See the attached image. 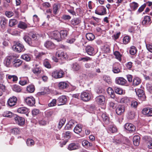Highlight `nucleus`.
<instances>
[{
    "label": "nucleus",
    "instance_id": "nucleus-40",
    "mask_svg": "<svg viewBox=\"0 0 152 152\" xmlns=\"http://www.w3.org/2000/svg\"><path fill=\"white\" fill-rule=\"evenodd\" d=\"M108 131L112 133L115 132H117V129L115 126L114 125H110L108 128Z\"/></svg>",
    "mask_w": 152,
    "mask_h": 152
},
{
    "label": "nucleus",
    "instance_id": "nucleus-51",
    "mask_svg": "<svg viewBox=\"0 0 152 152\" xmlns=\"http://www.w3.org/2000/svg\"><path fill=\"white\" fill-rule=\"evenodd\" d=\"M91 60V59L90 57L88 56H86L85 57H81L79 58V61H82L83 62H85L90 61Z\"/></svg>",
    "mask_w": 152,
    "mask_h": 152
},
{
    "label": "nucleus",
    "instance_id": "nucleus-37",
    "mask_svg": "<svg viewBox=\"0 0 152 152\" xmlns=\"http://www.w3.org/2000/svg\"><path fill=\"white\" fill-rule=\"evenodd\" d=\"M24 48V45L20 42H14L13 43V48Z\"/></svg>",
    "mask_w": 152,
    "mask_h": 152
},
{
    "label": "nucleus",
    "instance_id": "nucleus-53",
    "mask_svg": "<svg viewBox=\"0 0 152 152\" xmlns=\"http://www.w3.org/2000/svg\"><path fill=\"white\" fill-rule=\"evenodd\" d=\"M28 80L27 78H26L24 80H21L19 82V84L22 85L24 86L27 84L28 83Z\"/></svg>",
    "mask_w": 152,
    "mask_h": 152
},
{
    "label": "nucleus",
    "instance_id": "nucleus-15",
    "mask_svg": "<svg viewBox=\"0 0 152 152\" xmlns=\"http://www.w3.org/2000/svg\"><path fill=\"white\" fill-rule=\"evenodd\" d=\"M126 82V80L122 77H117L115 79V83L120 85H123Z\"/></svg>",
    "mask_w": 152,
    "mask_h": 152
},
{
    "label": "nucleus",
    "instance_id": "nucleus-4",
    "mask_svg": "<svg viewBox=\"0 0 152 152\" xmlns=\"http://www.w3.org/2000/svg\"><path fill=\"white\" fill-rule=\"evenodd\" d=\"M50 37L52 39H53L57 41H61V37L59 32L58 31H55L49 33Z\"/></svg>",
    "mask_w": 152,
    "mask_h": 152
},
{
    "label": "nucleus",
    "instance_id": "nucleus-52",
    "mask_svg": "<svg viewBox=\"0 0 152 152\" xmlns=\"http://www.w3.org/2000/svg\"><path fill=\"white\" fill-rule=\"evenodd\" d=\"M12 61H11L8 58L6 57L4 61V64L7 67H9Z\"/></svg>",
    "mask_w": 152,
    "mask_h": 152
},
{
    "label": "nucleus",
    "instance_id": "nucleus-34",
    "mask_svg": "<svg viewBox=\"0 0 152 152\" xmlns=\"http://www.w3.org/2000/svg\"><path fill=\"white\" fill-rule=\"evenodd\" d=\"M21 58L27 61H30L31 58L29 54H25L21 56Z\"/></svg>",
    "mask_w": 152,
    "mask_h": 152
},
{
    "label": "nucleus",
    "instance_id": "nucleus-3",
    "mask_svg": "<svg viewBox=\"0 0 152 152\" xmlns=\"http://www.w3.org/2000/svg\"><path fill=\"white\" fill-rule=\"evenodd\" d=\"M125 139V137H124L121 135H119L114 137L113 142L116 145L122 143L126 144L124 141Z\"/></svg>",
    "mask_w": 152,
    "mask_h": 152
},
{
    "label": "nucleus",
    "instance_id": "nucleus-35",
    "mask_svg": "<svg viewBox=\"0 0 152 152\" xmlns=\"http://www.w3.org/2000/svg\"><path fill=\"white\" fill-rule=\"evenodd\" d=\"M102 117L104 123L106 124H108L109 123V119L108 117L106 114L103 113L102 114Z\"/></svg>",
    "mask_w": 152,
    "mask_h": 152
},
{
    "label": "nucleus",
    "instance_id": "nucleus-36",
    "mask_svg": "<svg viewBox=\"0 0 152 152\" xmlns=\"http://www.w3.org/2000/svg\"><path fill=\"white\" fill-rule=\"evenodd\" d=\"M86 38L89 40L92 41L94 40L95 38L94 35L91 33H88L86 34Z\"/></svg>",
    "mask_w": 152,
    "mask_h": 152
},
{
    "label": "nucleus",
    "instance_id": "nucleus-2",
    "mask_svg": "<svg viewBox=\"0 0 152 152\" xmlns=\"http://www.w3.org/2000/svg\"><path fill=\"white\" fill-rule=\"evenodd\" d=\"M64 75V73L61 70H55L52 73V76L56 79L60 78Z\"/></svg>",
    "mask_w": 152,
    "mask_h": 152
},
{
    "label": "nucleus",
    "instance_id": "nucleus-18",
    "mask_svg": "<svg viewBox=\"0 0 152 152\" xmlns=\"http://www.w3.org/2000/svg\"><path fill=\"white\" fill-rule=\"evenodd\" d=\"M22 63V61L20 59H15V60L13 61L12 64L13 66L17 68L19 67Z\"/></svg>",
    "mask_w": 152,
    "mask_h": 152
},
{
    "label": "nucleus",
    "instance_id": "nucleus-58",
    "mask_svg": "<svg viewBox=\"0 0 152 152\" xmlns=\"http://www.w3.org/2000/svg\"><path fill=\"white\" fill-rule=\"evenodd\" d=\"M130 41V38L128 36L124 37L123 39V43L125 44H126L128 43Z\"/></svg>",
    "mask_w": 152,
    "mask_h": 152
},
{
    "label": "nucleus",
    "instance_id": "nucleus-61",
    "mask_svg": "<svg viewBox=\"0 0 152 152\" xmlns=\"http://www.w3.org/2000/svg\"><path fill=\"white\" fill-rule=\"evenodd\" d=\"M131 6L133 10H135L138 7V4L137 3L134 2L132 4Z\"/></svg>",
    "mask_w": 152,
    "mask_h": 152
},
{
    "label": "nucleus",
    "instance_id": "nucleus-62",
    "mask_svg": "<svg viewBox=\"0 0 152 152\" xmlns=\"http://www.w3.org/2000/svg\"><path fill=\"white\" fill-rule=\"evenodd\" d=\"M41 69L40 68L37 67L33 70V71L34 74H38L41 73Z\"/></svg>",
    "mask_w": 152,
    "mask_h": 152
},
{
    "label": "nucleus",
    "instance_id": "nucleus-42",
    "mask_svg": "<svg viewBox=\"0 0 152 152\" xmlns=\"http://www.w3.org/2000/svg\"><path fill=\"white\" fill-rule=\"evenodd\" d=\"M66 121V118H64L60 120L58 124V129H60L62 127Z\"/></svg>",
    "mask_w": 152,
    "mask_h": 152
},
{
    "label": "nucleus",
    "instance_id": "nucleus-1",
    "mask_svg": "<svg viewBox=\"0 0 152 152\" xmlns=\"http://www.w3.org/2000/svg\"><path fill=\"white\" fill-rule=\"evenodd\" d=\"M80 96L81 100L84 102H87L91 99L92 95L90 92L85 91L81 93Z\"/></svg>",
    "mask_w": 152,
    "mask_h": 152
},
{
    "label": "nucleus",
    "instance_id": "nucleus-13",
    "mask_svg": "<svg viewBox=\"0 0 152 152\" xmlns=\"http://www.w3.org/2000/svg\"><path fill=\"white\" fill-rule=\"evenodd\" d=\"M125 110V106L124 105H119L116 108V113L118 115H121L124 112Z\"/></svg>",
    "mask_w": 152,
    "mask_h": 152
},
{
    "label": "nucleus",
    "instance_id": "nucleus-30",
    "mask_svg": "<svg viewBox=\"0 0 152 152\" xmlns=\"http://www.w3.org/2000/svg\"><path fill=\"white\" fill-rule=\"evenodd\" d=\"M80 22V20L78 18H73L71 21V24L73 26L77 25Z\"/></svg>",
    "mask_w": 152,
    "mask_h": 152
},
{
    "label": "nucleus",
    "instance_id": "nucleus-19",
    "mask_svg": "<svg viewBox=\"0 0 152 152\" xmlns=\"http://www.w3.org/2000/svg\"><path fill=\"white\" fill-rule=\"evenodd\" d=\"M86 48V50L87 53L90 55H92L95 54L97 52V48Z\"/></svg>",
    "mask_w": 152,
    "mask_h": 152
},
{
    "label": "nucleus",
    "instance_id": "nucleus-12",
    "mask_svg": "<svg viewBox=\"0 0 152 152\" xmlns=\"http://www.w3.org/2000/svg\"><path fill=\"white\" fill-rule=\"evenodd\" d=\"M67 101V98L65 96L62 95L59 96L57 99L58 105H61L65 104Z\"/></svg>",
    "mask_w": 152,
    "mask_h": 152
},
{
    "label": "nucleus",
    "instance_id": "nucleus-32",
    "mask_svg": "<svg viewBox=\"0 0 152 152\" xmlns=\"http://www.w3.org/2000/svg\"><path fill=\"white\" fill-rule=\"evenodd\" d=\"M87 77V76L86 74H82L79 75L77 80L80 82H82L85 81Z\"/></svg>",
    "mask_w": 152,
    "mask_h": 152
},
{
    "label": "nucleus",
    "instance_id": "nucleus-46",
    "mask_svg": "<svg viewBox=\"0 0 152 152\" xmlns=\"http://www.w3.org/2000/svg\"><path fill=\"white\" fill-rule=\"evenodd\" d=\"M135 113L133 111H130L128 113V118L130 119H132L134 117Z\"/></svg>",
    "mask_w": 152,
    "mask_h": 152
},
{
    "label": "nucleus",
    "instance_id": "nucleus-10",
    "mask_svg": "<svg viewBox=\"0 0 152 152\" xmlns=\"http://www.w3.org/2000/svg\"><path fill=\"white\" fill-rule=\"evenodd\" d=\"M96 103L100 105H104L105 103V99L103 95H100L97 96L95 99Z\"/></svg>",
    "mask_w": 152,
    "mask_h": 152
},
{
    "label": "nucleus",
    "instance_id": "nucleus-41",
    "mask_svg": "<svg viewBox=\"0 0 152 152\" xmlns=\"http://www.w3.org/2000/svg\"><path fill=\"white\" fill-rule=\"evenodd\" d=\"M2 115L4 117L11 118L12 116V113L8 111H5L3 113Z\"/></svg>",
    "mask_w": 152,
    "mask_h": 152
},
{
    "label": "nucleus",
    "instance_id": "nucleus-24",
    "mask_svg": "<svg viewBox=\"0 0 152 152\" xmlns=\"http://www.w3.org/2000/svg\"><path fill=\"white\" fill-rule=\"evenodd\" d=\"M141 82L140 79L139 77H135L133 79L132 85L134 86H136L139 85Z\"/></svg>",
    "mask_w": 152,
    "mask_h": 152
},
{
    "label": "nucleus",
    "instance_id": "nucleus-14",
    "mask_svg": "<svg viewBox=\"0 0 152 152\" xmlns=\"http://www.w3.org/2000/svg\"><path fill=\"white\" fill-rule=\"evenodd\" d=\"M17 101V99L15 96H13L9 99L7 101L8 105L10 107L15 105Z\"/></svg>",
    "mask_w": 152,
    "mask_h": 152
},
{
    "label": "nucleus",
    "instance_id": "nucleus-59",
    "mask_svg": "<svg viewBox=\"0 0 152 152\" xmlns=\"http://www.w3.org/2000/svg\"><path fill=\"white\" fill-rule=\"evenodd\" d=\"M12 49L14 51L18 53L23 52L25 50L24 48H12Z\"/></svg>",
    "mask_w": 152,
    "mask_h": 152
},
{
    "label": "nucleus",
    "instance_id": "nucleus-7",
    "mask_svg": "<svg viewBox=\"0 0 152 152\" xmlns=\"http://www.w3.org/2000/svg\"><path fill=\"white\" fill-rule=\"evenodd\" d=\"M56 56L61 60H64L67 58V55L66 53L62 50H58L56 54Z\"/></svg>",
    "mask_w": 152,
    "mask_h": 152
},
{
    "label": "nucleus",
    "instance_id": "nucleus-50",
    "mask_svg": "<svg viewBox=\"0 0 152 152\" xmlns=\"http://www.w3.org/2000/svg\"><path fill=\"white\" fill-rule=\"evenodd\" d=\"M26 144L28 146H31L34 145V141L31 139H28L26 141Z\"/></svg>",
    "mask_w": 152,
    "mask_h": 152
},
{
    "label": "nucleus",
    "instance_id": "nucleus-8",
    "mask_svg": "<svg viewBox=\"0 0 152 152\" xmlns=\"http://www.w3.org/2000/svg\"><path fill=\"white\" fill-rule=\"evenodd\" d=\"M26 104L30 106H34L35 103V99L32 96L26 97L25 99Z\"/></svg>",
    "mask_w": 152,
    "mask_h": 152
},
{
    "label": "nucleus",
    "instance_id": "nucleus-38",
    "mask_svg": "<svg viewBox=\"0 0 152 152\" xmlns=\"http://www.w3.org/2000/svg\"><path fill=\"white\" fill-rule=\"evenodd\" d=\"M27 91L30 93H33L35 90L34 87L33 85H30L27 86L26 88Z\"/></svg>",
    "mask_w": 152,
    "mask_h": 152
},
{
    "label": "nucleus",
    "instance_id": "nucleus-44",
    "mask_svg": "<svg viewBox=\"0 0 152 152\" xmlns=\"http://www.w3.org/2000/svg\"><path fill=\"white\" fill-rule=\"evenodd\" d=\"M54 44L50 41H47L44 44V46L46 48H49V47H54Z\"/></svg>",
    "mask_w": 152,
    "mask_h": 152
},
{
    "label": "nucleus",
    "instance_id": "nucleus-31",
    "mask_svg": "<svg viewBox=\"0 0 152 152\" xmlns=\"http://www.w3.org/2000/svg\"><path fill=\"white\" fill-rule=\"evenodd\" d=\"M7 57L12 62L18 58V56L16 54L12 53L9 54Z\"/></svg>",
    "mask_w": 152,
    "mask_h": 152
},
{
    "label": "nucleus",
    "instance_id": "nucleus-47",
    "mask_svg": "<svg viewBox=\"0 0 152 152\" xmlns=\"http://www.w3.org/2000/svg\"><path fill=\"white\" fill-rule=\"evenodd\" d=\"M115 92L119 94H121L123 93V90L122 89L118 87H115L114 88Z\"/></svg>",
    "mask_w": 152,
    "mask_h": 152
},
{
    "label": "nucleus",
    "instance_id": "nucleus-63",
    "mask_svg": "<svg viewBox=\"0 0 152 152\" xmlns=\"http://www.w3.org/2000/svg\"><path fill=\"white\" fill-rule=\"evenodd\" d=\"M58 9V5L57 4L54 5L53 7V12L55 15L57 14Z\"/></svg>",
    "mask_w": 152,
    "mask_h": 152
},
{
    "label": "nucleus",
    "instance_id": "nucleus-54",
    "mask_svg": "<svg viewBox=\"0 0 152 152\" xmlns=\"http://www.w3.org/2000/svg\"><path fill=\"white\" fill-rule=\"evenodd\" d=\"M114 55L115 56V58L118 59L119 61H121V56L120 55V53L118 51H115L114 53Z\"/></svg>",
    "mask_w": 152,
    "mask_h": 152
},
{
    "label": "nucleus",
    "instance_id": "nucleus-55",
    "mask_svg": "<svg viewBox=\"0 0 152 152\" xmlns=\"http://www.w3.org/2000/svg\"><path fill=\"white\" fill-rule=\"evenodd\" d=\"M17 21L15 19H11L9 21V26L12 27L17 24Z\"/></svg>",
    "mask_w": 152,
    "mask_h": 152
},
{
    "label": "nucleus",
    "instance_id": "nucleus-43",
    "mask_svg": "<svg viewBox=\"0 0 152 152\" xmlns=\"http://www.w3.org/2000/svg\"><path fill=\"white\" fill-rule=\"evenodd\" d=\"M12 89L14 91L17 92H20L21 91V89L20 87L16 85H14L13 86Z\"/></svg>",
    "mask_w": 152,
    "mask_h": 152
},
{
    "label": "nucleus",
    "instance_id": "nucleus-5",
    "mask_svg": "<svg viewBox=\"0 0 152 152\" xmlns=\"http://www.w3.org/2000/svg\"><path fill=\"white\" fill-rule=\"evenodd\" d=\"M135 91L139 99H141L142 101H144L145 100L146 97L144 91L142 90L139 89L137 90L135 89Z\"/></svg>",
    "mask_w": 152,
    "mask_h": 152
},
{
    "label": "nucleus",
    "instance_id": "nucleus-9",
    "mask_svg": "<svg viewBox=\"0 0 152 152\" xmlns=\"http://www.w3.org/2000/svg\"><path fill=\"white\" fill-rule=\"evenodd\" d=\"M124 127L130 133L134 132L136 130L135 126L131 123H126Z\"/></svg>",
    "mask_w": 152,
    "mask_h": 152
},
{
    "label": "nucleus",
    "instance_id": "nucleus-57",
    "mask_svg": "<svg viewBox=\"0 0 152 152\" xmlns=\"http://www.w3.org/2000/svg\"><path fill=\"white\" fill-rule=\"evenodd\" d=\"M146 89L151 93H152V84L148 83L146 84Z\"/></svg>",
    "mask_w": 152,
    "mask_h": 152
},
{
    "label": "nucleus",
    "instance_id": "nucleus-11",
    "mask_svg": "<svg viewBox=\"0 0 152 152\" xmlns=\"http://www.w3.org/2000/svg\"><path fill=\"white\" fill-rule=\"evenodd\" d=\"M15 122L18 125L22 126L25 123V120L24 118L22 117L16 115L14 118Z\"/></svg>",
    "mask_w": 152,
    "mask_h": 152
},
{
    "label": "nucleus",
    "instance_id": "nucleus-22",
    "mask_svg": "<svg viewBox=\"0 0 152 152\" xmlns=\"http://www.w3.org/2000/svg\"><path fill=\"white\" fill-rule=\"evenodd\" d=\"M74 132L77 134L80 133L82 131V126L79 124L76 125L74 129Z\"/></svg>",
    "mask_w": 152,
    "mask_h": 152
},
{
    "label": "nucleus",
    "instance_id": "nucleus-45",
    "mask_svg": "<svg viewBox=\"0 0 152 152\" xmlns=\"http://www.w3.org/2000/svg\"><path fill=\"white\" fill-rule=\"evenodd\" d=\"M129 99L126 97L122 98L120 100V102L121 103L127 104L129 102Z\"/></svg>",
    "mask_w": 152,
    "mask_h": 152
},
{
    "label": "nucleus",
    "instance_id": "nucleus-26",
    "mask_svg": "<svg viewBox=\"0 0 152 152\" xmlns=\"http://www.w3.org/2000/svg\"><path fill=\"white\" fill-rule=\"evenodd\" d=\"M140 137L138 135L134 136L133 138L134 144L135 146H138L140 143Z\"/></svg>",
    "mask_w": 152,
    "mask_h": 152
},
{
    "label": "nucleus",
    "instance_id": "nucleus-6",
    "mask_svg": "<svg viewBox=\"0 0 152 152\" xmlns=\"http://www.w3.org/2000/svg\"><path fill=\"white\" fill-rule=\"evenodd\" d=\"M96 14L99 15H104L106 14V9L102 6L97 7L95 10Z\"/></svg>",
    "mask_w": 152,
    "mask_h": 152
},
{
    "label": "nucleus",
    "instance_id": "nucleus-21",
    "mask_svg": "<svg viewBox=\"0 0 152 152\" xmlns=\"http://www.w3.org/2000/svg\"><path fill=\"white\" fill-rule=\"evenodd\" d=\"M75 121L74 120H70L65 127V129L66 130H70L73 127V125L75 124Z\"/></svg>",
    "mask_w": 152,
    "mask_h": 152
},
{
    "label": "nucleus",
    "instance_id": "nucleus-56",
    "mask_svg": "<svg viewBox=\"0 0 152 152\" xmlns=\"http://www.w3.org/2000/svg\"><path fill=\"white\" fill-rule=\"evenodd\" d=\"M82 144L83 146H91L92 145V144L89 142L87 140H83L82 142Z\"/></svg>",
    "mask_w": 152,
    "mask_h": 152
},
{
    "label": "nucleus",
    "instance_id": "nucleus-64",
    "mask_svg": "<svg viewBox=\"0 0 152 152\" xmlns=\"http://www.w3.org/2000/svg\"><path fill=\"white\" fill-rule=\"evenodd\" d=\"M44 66L46 68H51V65L49 63L48 61L47 60H44L43 62Z\"/></svg>",
    "mask_w": 152,
    "mask_h": 152
},
{
    "label": "nucleus",
    "instance_id": "nucleus-39",
    "mask_svg": "<svg viewBox=\"0 0 152 152\" xmlns=\"http://www.w3.org/2000/svg\"><path fill=\"white\" fill-rule=\"evenodd\" d=\"M107 93L111 96V97L113 98L114 97V92L113 90L110 87L108 88L107 90Z\"/></svg>",
    "mask_w": 152,
    "mask_h": 152
},
{
    "label": "nucleus",
    "instance_id": "nucleus-33",
    "mask_svg": "<svg viewBox=\"0 0 152 152\" xmlns=\"http://www.w3.org/2000/svg\"><path fill=\"white\" fill-rule=\"evenodd\" d=\"M72 68L74 71H78L81 68V66L79 64L76 63L72 64Z\"/></svg>",
    "mask_w": 152,
    "mask_h": 152
},
{
    "label": "nucleus",
    "instance_id": "nucleus-23",
    "mask_svg": "<svg viewBox=\"0 0 152 152\" xmlns=\"http://www.w3.org/2000/svg\"><path fill=\"white\" fill-rule=\"evenodd\" d=\"M79 147L80 146L78 144L72 143L69 145L68 148L69 150L71 151L78 149Z\"/></svg>",
    "mask_w": 152,
    "mask_h": 152
},
{
    "label": "nucleus",
    "instance_id": "nucleus-16",
    "mask_svg": "<svg viewBox=\"0 0 152 152\" xmlns=\"http://www.w3.org/2000/svg\"><path fill=\"white\" fill-rule=\"evenodd\" d=\"M142 113L148 116H152V108L146 107L144 108L142 111Z\"/></svg>",
    "mask_w": 152,
    "mask_h": 152
},
{
    "label": "nucleus",
    "instance_id": "nucleus-25",
    "mask_svg": "<svg viewBox=\"0 0 152 152\" xmlns=\"http://www.w3.org/2000/svg\"><path fill=\"white\" fill-rule=\"evenodd\" d=\"M61 37V41L66 37L68 33V31L66 30H61L59 32Z\"/></svg>",
    "mask_w": 152,
    "mask_h": 152
},
{
    "label": "nucleus",
    "instance_id": "nucleus-17",
    "mask_svg": "<svg viewBox=\"0 0 152 152\" xmlns=\"http://www.w3.org/2000/svg\"><path fill=\"white\" fill-rule=\"evenodd\" d=\"M17 112L19 113L25 114L27 115L29 112V110L26 107H22L19 108L17 110Z\"/></svg>",
    "mask_w": 152,
    "mask_h": 152
},
{
    "label": "nucleus",
    "instance_id": "nucleus-29",
    "mask_svg": "<svg viewBox=\"0 0 152 152\" xmlns=\"http://www.w3.org/2000/svg\"><path fill=\"white\" fill-rule=\"evenodd\" d=\"M151 18L149 16H145L144 17V20L142 22L143 25H145L149 23L150 21Z\"/></svg>",
    "mask_w": 152,
    "mask_h": 152
},
{
    "label": "nucleus",
    "instance_id": "nucleus-48",
    "mask_svg": "<svg viewBox=\"0 0 152 152\" xmlns=\"http://www.w3.org/2000/svg\"><path fill=\"white\" fill-rule=\"evenodd\" d=\"M18 27L22 29H25L27 28V24L25 23L21 22L18 24Z\"/></svg>",
    "mask_w": 152,
    "mask_h": 152
},
{
    "label": "nucleus",
    "instance_id": "nucleus-49",
    "mask_svg": "<svg viewBox=\"0 0 152 152\" xmlns=\"http://www.w3.org/2000/svg\"><path fill=\"white\" fill-rule=\"evenodd\" d=\"M20 132V129L18 128H14L11 130V133L14 134H18Z\"/></svg>",
    "mask_w": 152,
    "mask_h": 152
},
{
    "label": "nucleus",
    "instance_id": "nucleus-28",
    "mask_svg": "<svg viewBox=\"0 0 152 152\" xmlns=\"http://www.w3.org/2000/svg\"><path fill=\"white\" fill-rule=\"evenodd\" d=\"M23 38L25 41L27 43L29 46H34L32 44L31 39L30 38L29 36L27 35H25L23 37Z\"/></svg>",
    "mask_w": 152,
    "mask_h": 152
},
{
    "label": "nucleus",
    "instance_id": "nucleus-27",
    "mask_svg": "<svg viewBox=\"0 0 152 152\" xmlns=\"http://www.w3.org/2000/svg\"><path fill=\"white\" fill-rule=\"evenodd\" d=\"M68 86V84L64 82H60L58 85V86L60 89L65 88H67Z\"/></svg>",
    "mask_w": 152,
    "mask_h": 152
},
{
    "label": "nucleus",
    "instance_id": "nucleus-20",
    "mask_svg": "<svg viewBox=\"0 0 152 152\" xmlns=\"http://www.w3.org/2000/svg\"><path fill=\"white\" fill-rule=\"evenodd\" d=\"M6 77L7 80L9 81H12L13 82H16L18 80L17 77L15 75H6Z\"/></svg>",
    "mask_w": 152,
    "mask_h": 152
},
{
    "label": "nucleus",
    "instance_id": "nucleus-60",
    "mask_svg": "<svg viewBox=\"0 0 152 152\" xmlns=\"http://www.w3.org/2000/svg\"><path fill=\"white\" fill-rule=\"evenodd\" d=\"M103 78L104 80L109 84H110L111 83V80L109 77L104 75L103 76Z\"/></svg>",
    "mask_w": 152,
    "mask_h": 152
}]
</instances>
